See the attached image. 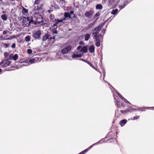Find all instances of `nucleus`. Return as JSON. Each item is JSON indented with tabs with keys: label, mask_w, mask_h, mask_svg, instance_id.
<instances>
[{
	"label": "nucleus",
	"mask_w": 154,
	"mask_h": 154,
	"mask_svg": "<svg viewBox=\"0 0 154 154\" xmlns=\"http://www.w3.org/2000/svg\"><path fill=\"white\" fill-rule=\"evenodd\" d=\"M80 60H82L83 61L85 62H86V60H84V59H80Z\"/></svg>",
	"instance_id": "4d7b16f0"
},
{
	"label": "nucleus",
	"mask_w": 154,
	"mask_h": 154,
	"mask_svg": "<svg viewBox=\"0 0 154 154\" xmlns=\"http://www.w3.org/2000/svg\"><path fill=\"white\" fill-rule=\"evenodd\" d=\"M88 51L87 48L86 46H83L81 49L80 52L82 53H86Z\"/></svg>",
	"instance_id": "2eb2a0df"
},
{
	"label": "nucleus",
	"mask_w": 154,
	"mask_h": 154,
	"mask_svg": "<svg viewBox=\"0 0 154 154\" xmlns=\"http://www.w3.org/2000/svg\"><path fill=\"white\" fill-rule=\"evenodd\" d=\"M50 18L52 20H54L55 19H54V15H52V14H51L50 15Z\"/></svg>",
	"instance_id": "ea45409f"
},
{
	"label": "nucleus",
	"mask_w": 154,
	"mask_h": 154,
	"mask_svg": "<svg viewBox=\"0 0 154 154\" xmlns=\"http://www.w3.org/2000/svg\"><path fill=\"white\" fill-rule=\"evenodd\" d=\"M27 19L29 21V23H33V21H34V14H33L32 16L28 17H27Z\"/></svg>",
	"instance_id": "ddd939ff"
},
{
	"label": "nucleus",
	"mask_w": 154,
	"mask_h": 154,
	"mask_svg": "<svg viewBox=\"0 0 154 154\" xmlns=\"http://www.w3.org/2000/svg\"><path fill=\"white\" fill-rule=\"evenodd\" d=\"M39 3V1L38 0H36L34 2L35 5H37Z\"/></svg>",
	"instance_id": "8fccbe9b"
},
{
	"label": "nucleus",
	"mask_w": 154,
	"mask_h": 154,
	"mask_svg": "<svg viewBox=\"0 0 154 154\" xmlns=\"http://www.w3.org/2000/svg\"><path fill=\"white\" fill-rule=\"evenodd\" d=\"M115 91L118 95L119 97L121 98V99H122V100L124 101L126 99L124 98L117 90H115Z\"/></svg>",
	"instance_id": "aec40b11"
},
{
	"label": "nucleus",
	"mask_w": 154,
	"mask_h": 154,
	"mask_svg": "<svg viewBox=\"0 0 154 154\" xmlns=\"http://www.w3.org/2000/svg\"><path fill=\"white\" fill-rule=\"evenodd\" d=\"M15 0H9V1H12V2H13V1H14Z\"/></svg>",
	"instance_id": "338daca9"
},
{
	"label": "nucleus",
	"mask_w": 154,
	"mask_h": 154,
	"mask_svg": "<svg viewBox=\"0 0 154 154\" xmlns=\"http://www.w3.org/2000/svg\"><path fill=\"white\" fill-rule=\"evenodd\" d=\"M101 69L102 70V71H103V72L104 71V69L103 68H101Z\"/></svg>",
	"instance_id": "680f3d73"
},
{
	"label": "nucleus",
	"mask_w": 154,
	"mask_h": 154,
	"mask_svg": "<svg viewBox=\"0 0 154 154\" xmlns=\"http://www.w3.org/2000/svg\"><path fill=\"white\" fill-rule=\"evenodd\" d=\"M82 57V55L81 54H74L72 55V57L73 58H75L77 57H79L80 58Z\"/></svg>",
	"instance_id": "393cba45"
},
{
	"label": "nucleus",
	"mask_w": 154,
	"mask_h": 154,
	"mask_svg": "<svg viewBox=\"0 0 154 154\" xmlns=\"http://www.w3.org/2000/svg\"><path fill=\"white\" fill-rule=\"evenodd\" d=\"M33 14L34 21H36V20H37V18H38V17H39L38 15H41L39 13L36 12H35Z\"/></svg>",
	"instance_id": "dca6fc26"
},
{
	"label": "nucleus",
	"mask_w": 154,
	"mask_h": 154,
	"mask_svg": "<svg viewBox=\"0 0 154 154\" xmlns=\"http://www.w3.org/2000/svg\"><path fill=\"white\" fill-rule=\"evenodd\" d=\"M71 18L70 15L69 13L65 12L64 14V16L63 17L62 20H66L69 19Z\"/></svg>",
	"instance_id": "6e6552de"
},
{
	"label": "nucleus",
	"mask_w": 154,
	"mask_h": 154,
	"mask_svg": "<svg viewBox=\"0 0 154 154\" xmlns=\"http://www.w3.org/2000/svg\"><path fill=\"white\" fill-rule=\"evenodd\" d=\"M53 10V8H51L49 10H48V12L49 13H50V12L52 11Z\"/></svg>",
	"instance_id": "864d4df0"
},
{
	"label": "nucleus",
	"mask_w": 154,
	"mask_h": 154,
	"mask_svg": "<svg viewBox=\"0 0 154 154\" xmlns=\"http://www.w3.org/2000/svg\"><path fill=\"white\" fill-rule=\"evenodd\" d=\"M113 18V17L112 18V17H111L109 18V20H110V21L112 19V18Z\"/></svg>",
	"instance_id": "e2e57ef3"
},
{
	"label": "nucleus",
	"mask_w": 154,
	"mask_h": 154,
	"mask_svg": "<svg viewBox=\"0 0 154 154\" xmlns=\"http://www.w3.org/2000/svg\"><path fill=\"white\" fill-rule=\"evenodd\" d=\"M7 33V32L6 31H4L3 32V34L6 35V34Z\"/></svg>",
	"instance_id": "6e6d98bb"
},
{
	"label": "nucleus",
	"mask_w": 154,
	"mask_h": 154,
	"mask_svg": "<svg viewBox=\"0 0 154 154\" xmlns=\"http://www.w3.org/2000/svg\"><path fill=\"white\" fill-rule=\"evenodd\" d=\"M55 39V37L54 36H53L52 37H50L49 38V39L50 40H51V39Z\"/></svg>",
	"instance_id": "3c124183"
},
{
	"label": "nucleus",
	"mask_w": 154,
	"mask_h": 154,
	"mask_svg": "<svg viewBox=\"0 0 154 154\" xmlns=\"http://www.w3.org/2000/svg\"><path fill=\"white\" fill-rule=\"evenodd\" d=\"M127 122V121L125 119H124L121 120L119 122V124L122 127L124 126Z\"/></svg>",
	"instance_id": "4468645a"
},
{
	"label": "nucleus",
	"mask_w": 154,
	"mask_h": 154,
	"mask_svg": "<svg viewBox=\"0 0 154 154\" xmlns=\"http://www.w3.org/2000/svg\"><path fill=\"white\" fill-rule=\"evenodd\" d=\"M128 0H122V1H127V2H128Z\"/></svg>",
	"instance_id": "0e129e2a"
},
{
	"label": "nucleus",
	"mask_w": 154,
	"mask_h": 154,
	"mask_svg": "<svg viewBox=\"0 0 154 154\" xmlns=\"http://www.w3.org/2000/svg\"><path fill=\"white\" fill-rule=\"evenodd\" d=\"M100 41H97L95 43L97 47H99L100 45Z\"/></svg>",
	"instance_id": "37998d69"
},
{
	"label": "nucleus",
	"mask_w": 154,
	"mask_h": 154,
	"mask_svg": "<svg viewBox=\"0 0 154 154\" xmlns=\"http://www.w3.org/2000/svg\"><path fill=\"white\" fill-rule=\"evenodd\" d=\"M2 71V70L1 68H0V72Z\"/></svg>",
	"instance_id": "774afa93"
},
{
	"label": "nucleus",
	"mask_w": 154,
	"mask_h": 154,
	"mask_svg": "<svg viewBox=\"0 0 154 154\" xmlns=\"http://www.w3.org/2000/svg\"><path fill=\"white\" fill-rule=\"evenodd\" d=\"M6 62L7 65L5 66H9L10 65V64H11V62L10 61H7Z\"/></svg>",
	"instance_id": "c03bdc74"
},
{
	"label": "nucleus",
	"mask_w": 154,
	"mask_h": 154,
	"mask_svg": "<svg viewBox=\"0 0 154 154\" xmlns=\"http://www.w3.org/2000/svg\"><path fill=\"white\" fill-rule=\"evenodd\" d=\"M85 37V41H88L90 37V34L89 33H87L84 35Z\"/></svg>",
	"instance_id": "f3484780"
},
{
	"label": "nucleus",
	"mask_w": 154,
	"mask_h": 154,
	"mask_svg": "<svg viewBox=\"0 0 154 154\" xmlns=\"http://www.w3.org/2000/svg\"><path fill=\"white\" fill-rule=\"evenodd\" d=\"M55 23L54 24L57 25V24L60 22H63V20L61 19H55Z\"/></svg>",
	"instance_id": "4be33fe9"
},
{
	"label": "nucleus",
	"mask_w": 154,
	"mask_h": 154,
	"mask_svg": "<svg viewBox=\"0 0 154 154\" xmlns=\"http://www.w3.org/2000/svg\"><path fill=\"white\" fill-rule=\"evenodd\" d=\"M137 110H138L139 111H145V109H151L149 107H139L137 108Z\"/></svg>",
	"instance_id": "9b49d317"
},
{
	"label": "nucleus",
	"mask_w": 154,
	"mask_h": 154,
	"mask_svg": "<svg viewBox=\"0 0 154 154\" xmlns=\"http://www.w3.org/2000/svg\"><path fill=\"white\" fill-rule=\"evenodd\" d=\"M115 116L117 117H119L120 114L119 113V110H115Z\"/></svg>",
	"instance_id": "473e14b6"
},
{
	"label": "nucleus",
	"mask_w": 154,
	"mask_h": 154,
	"mask_svg": "<svg viewBox=\"0 0 154 154\" xmlns=\"http://www.w3.org/2000/svg\"><path fill=\"white\" fill-rule=\"evenodd\" d=\"M30 36L29 35L26 36L25 38V41L27 42H29L30 40Z\"/></svg>",
	"instance_id": "bb28decb"
},
{
	"label": "nucleus",
	"mask_w": 154,
	"mask_h": 154,
	"mask_svg": "<svg viewBox=\"0 0 154 154\" xmlns=\"http://www.w3.org/2000/svg\"><path fill=\"white\" fill-rule=\"evenodd\" d=\"M1 18L4 20H6L7 19V17L5 14H2L1 15Z\"/></svg>",
	"instance_id": "c85d7f7f"
},
{
	"label": "nucleus",
	"mask_w": 154,
	"mask_h": 154,
	"mask_svg": "<svg viewBox=\"0 0 154 154\" xmlns=\"http://www.w3.org/2000/svg\"><path fill=\"white\" fill-rule=\"evenodd\" d=\"M72 49V47L70 45L66 46L61 50V52L63 54H66L69 51Z\"/></svg>",
	"instance_id": "7ed1b4c3"
},
{
	"label": "nucleus",
	"mask_w": 154,
	"mask_h": 154,
	"mask_svg": "<svg viewBox=\"0 0 154 154\" xmlns=\"http://www.w3.org/2000/svg\"><path fill=\"white\" fill-rule=\"evenodd\" d=\"M93 14V11L92 10H90L89 11H87L85 13V16L88 18H91Z\"/></svg>",
	"instance_id": "0eeeda50"
},
{
	"label": "nucleus",
	"mask_w": 154,
	"mask_h": 154,
	"mask_svg": "<svg viewBox=\"0 0 154 154\" xmlns=\"http://www.w3.org/2000/svg\"><path fill=\"white\" fill-rule=\"evenodd\" d=\"M100 15V13L99 12L97 13L95 15V17H99Z\"/></svg>",
	"instance_id": "49530a36"
},
{
	"label": "nucleus",
	"mask_w": 154,
	"mask_h": 154,
	"mask_svg": "<svg viewBox=\"0 0 154 154\" xmlns=\"http://www.w3.org/2000/svg\"><path fill=\"white\" fill-rule=\"evenodd\" d=\"M41 35L42 33L41 31L37 30L34 31V32L33 33L32 36L35 39L39 40L40 39Z\"/></svg>",
	"instance_id": "f257e3e1"
},
{
	"label": "nucleus",
	"mask_w": 154,
	"mask_h": 154,
	"mask_svg": "<svg viewBox=\"0 0 154 154\" xmlns=\"http://www.w3.org/2000/svg\"><path fill=\"white\" fill-rule=\"evenodd\" d=\"M86 62V63H87L88 64V63H89V62L88 61H87V60H86V62Z\"/></svg>",
	"instance_id": "69168bd1"
},
{
	"label": "nucleus",
	"mask_w": 154,
	"mask_h": 154,
	"mask_svg": "<svg viewBox=\"0 0 154 154\" xmlns=\"http://www.w3.org/2000/svg\"><path fill=\"white\" fill-rule=\"evenodd\" d=\"M23 11L26 13H27L28 12V10L23 7Z\"/></svg>",
	"instance_id": "4c0bfd02"
},
{
	"label": "nucleus",
	"mask_w": 154,
	"mask_h": 154,
	"mask_svg": "<svg viewBox=\"0 0 154 154\" xmlns=\"http://www.w3.org/2000/svg\"><path fill=\"white\" fill-rule=\"evenodd\" d=\"M41 60V58L40 57L38 58L35 57L34 58L31 59L29 60V62L31 63H33L36 62H39Z\"/></svg>",
	"instance_id": "423d86ee"
},
{
	"label": "nucleus",
	"mask_w": 154,
	"mask_h": 154,
	"mask_svg": "<svg viewBox=\"0 0 154 154\" xmlns=\"http://www.w3.org/2000/svg\"><path fill=\"white\" fill-rule=\"evenodd\" d=\"M114 100L115 104L118 106V108H120L122 106H123V107L125 106L122 103V102H120L119 100H117L115 98Z\"/></svg>",
	"instance_id": "39448f33"
},
{
	"label": "nucleus",
	"mask_w": 154,
	"mask_h": 154,
	"mask_svg": "<svg viewBox=\"0 0 154 154\" xmlns=\"http://www.w3.org/2000/svg\"><path fill=\"white\" fill-rule=\"evenodd\" d=\"M124 101L128 103H129L131 104V103H130V102L129 101H128L126 99Z\"/></svg>",
	"instance_id": "603ef678"
},
{
	"label": "nucleus",
	"mask_w": 154,
	"mask_h": 154,
	"mask_svg": "<svg viewBox=\"0 0 154 154\" xmlns=\"http://www.w3.org/2000/svg\"><path fill=\"white\" fill-rule=\"evenodd\" d=\"M103 8L102 5L100 4L97 5L96 6V9L101 10Z\"/></svg>",
	"instance_id": "5701e85b"
},
{
	"label": "nucleus",
	"mask_w": 154,
	"mask_h": 154,
	"mask_svg": "<svg viewBox=\"0 0 154 154\" xmlns=\"http://www.w3.org/2000/svg\"><path fill=\"white\" fill-rule=\"evenodd\" d=\"M74 13L73 11H71L70 12V14H73Z\"/></svg>",
	"instance_id": "13d9d810"
},
{
	"label": "nucleus",
	"mask_w": 154,
	"mask_h": 154,
	"mask_svg": "<svg viewBox=\"0 0 154 154\" xmlns=\"http://www.w3.org/2000/svg\"><path fill=\"white\" fill-rule=\"evenodd\" d=\"M27 52L29 54H31L32 52V50L31 49H28L27 50Z\"/></svg>",
	"instance_id": "a19ab883"
},
{
	"label": "nucleus",
	"mask_w": 154,
	"mask_h": 154,
	"mask_svg": "<svg viewBox=\"0 0 154 154\" xmlns=\"http://www.w3.org/2000/svg\"><path fill=\"white\" fill-rule=\"evenodd\" d=\"M139 117H140L139 116H136L133 117V118L131 119L134 120L135 119H138L139 118Z\"/></svg>",
	"instance_id": "e433bc0d"
},
{
	"label": "nucleus",
	"mask_w": 154,
	"mask_h": 154,
	"mask_svg": "<svg viewBox=\"0 0 154 154\" xmlns=\"http://www.w3.org/2000/svg\"><path fill=\"white\" fill-rule=\"evenodd\" d=\"M56 29H53L52 30V32L53 33L54 35H57V31Z\"/></svg>",
	"instance_id": "c756f323"
},
{
	"label": "nucleus",
	"mask_w": 154,
	"mask_h": 154,
	"mask_svg": "<svg viewBox=\"0 0 154 154\" xmlns=\"http://www.w3.org/2000/svg\"><path fill=\"white\" fill-rule=\"evenodd\" d=\"M38 15L39 17H38V18H37V20H36V21H34L36 22H37L39 23H43L44 22L42 16L41 15Z\"/></svg>",
	"instance_id": "1a4fd4ad"
},
{
	"label": "nucleus",
	"mask_w": 154,
	"mask_h": 154,
	"mask_svg": "<svg viewBox=\"0 0 154 154\" xmlns=\"http://www.w3.org/2000/svg\"><path fill=\"white\" fill-rule=\"evenodd\" d=\"M103 79H104V77H105V76H106V73H105V71H104L103 72ZM103 80L106 82H107L106 81H104V79H103Z\"/></svg>",
	"instance_id": "de8ad7c7"
},
{
	"label": "nucleus",
	"mask_w": 154,
	"mask_h": 154,
	"mask_svg": "<svg viewBox=\"0 0 154 154\" xmlns=\"http://www.w3.org/2000/svg\"><path fill=\"white\" fill-rule=\"evenodd\" d=\"M95 48L94 45L90 46L89 48V51L91 53H94V52Z\"/></svg>",
	"instance_id": "a211bd4d"
},
{
	"label": "nucleus",
	"mask_w": 154,
	"mask_h": 154,
	"mask_svg": "<svg viewBox=\"0 0 154 154\" xmlns=\"http://www.w3.org/2000/svg\"><path fill=\"white\" fill-rule=\"evenodd\" d=\"M49 35H48L46 34L45 36H44L42 40L43 41H46L47 39H49Z\"/></svg>",
	"instance_id": "b1692460"
},
{
	"label": "nucleus",
	"mask_w": 154,
	"mask_h": 154,
	"mask_svg": "<svg viewBox=\"0 0 154 154\" xmlns=\"http://www.w3.org/2000/svg\"><path fill=\"white\" fill-rule=\"evenodd\" d=\"M118 10L117 9H115L114 10H113L111 12V14L115 15L118 12Z\"/></svg>",
	"instance_id": "cd10ccee"
},
{
	"label": "nucleus",
	"mask_w": 154,
	"mask_h": 154,
	"mask_svg": "<svg viewBox=\"0 0 154 154\" xmlns=\"http://www.w3.org/2000/svg\"><path fill=\"white\" fill-rule=\"evenodd\" d=\"M121 112L123 114H126L130 112V110H120Z\"/></svg>",
	"instance_id": "412c9836"
},
{
	"label": "nucleus",
	"mask_w": 154,
	"mask_h": 154,
	"mask_svg": "<svg viewBox=\"0 0 154 154\" xmlns=\"http://www.w3.org/2000/svg\"><path fill=\"white\" fill-rule=\"evenodd\" d=\"M88 64L89 65V66L91 67H92L94 69V66L91 63H88Z\"/></svg>",
	"instance_id": "a18cd8bd"
},
{
	"label": "nucleus",
	"mask_w": 154,
	"mask_h": 154,
	"mask_svg": "<svg viewBox=\"0 0 154 154\" xmlns=\"http://www.w3.org/2000/svg\"><path fill=\"white\" fill-rule=\"evenodd\" d=\"M3 45L4 47L5 48H8L10 45V44H5L3 43Z\"/></svg>",
	"instance_id": "2f4dec72"
},
{
	"label": "nucleus",
	"mask_w": 154,
	"mask_h": 154,
	"mask_svg": "<svg viewBox=\"0 0 154 154\" xmlns=\"http://www.w3.org/2000/svg\"><path fill=\"white\" fill-rule=\"evenodd\" d=\"M15 38V36L14 35H11L9 37L7 38V40H11Z\"/></svg>",
	"instance_id": "f704fd0d"
},
{
	"label": "nucleus",
	"mask_w": 154,
	"mask_h": 154,
	"mask_svg": "<svg viewBox=\"0 0 154 154\" xmlns=\"http://www.w3.org/2000/svg\"><path fill=\"white\" fill-rule=\"evenodd\" d=\"M4 54L5 57H7L9 55L8 53L6 52H5Z\"/></svg>",
	"instance_id": "79ce46f5"
},
{
	"label": "nucleus",
	"mask_w": 154,
	"mask_h": 154,
	"mask_svg": "<svg viewBox=\"0 0 154 154\" xmlns=\"http://www.w3.org/2000/svg\"><path fill=\"white\" fill-rule=\"evenodd\" d=\"M128 3V2L127 1H122L121 3L119 5V8L120 9V11L124 8Z\"/></svg>",
	"instance_id": "20e7f679"
},
{
	"label": "nucleus",
	"mask_w": 154,
	"mask_h": 154,
	"mask_svg": "<svg viewBox=\"0 0 154 154\" xmlns=\"http://www.w3.org/2000/svg\"><path fill=\"white\" fill-rule=\"evenodd\" d=\"M6 65H7V64L6 61H5L0 63V66L2 68H4L7 67V66H6Z\"/></svg>",
	"instance_id": "6ab92c4d"
},
{
	"label": "nucleus",
	"mask_w": 154,
	"mask_h": 154,
	"mask_svg": "<svg viewBox=\"0 0 154 154\" xmlns=\"http://www.w3.org/2000/svg\"><path fill=\"white\" fill-rule=\"evenodd\" d=\"M150 109H151L153 110L154 109V107H150Z\"/></svg>",
	"instance_id": "052dcab7"
},
{
	"label": "nucleus",
	"mask_w": 154,
	"mask_h": 154,
	"mask_svg": "<svg viewBox=\"0 0 154 154\" xmlns=\"http://www.w3.org/2000/svg\"><path fill=\"white\" fill-rule=\"evenodd\" d=\"M111 1L114 2L112 4H116L119 2V0H110V2Z\"/></svg>",
	"instance_id": "7c9ffc66"
},
{
	"label": "nucleus",
	"mask_w": 154,
	"mask_h": 154,
	"mask_svg": "<svg viewBox=\"0 0 154 154\" xmlns=\"http://www.w3.org/2000/svg\"><path fill=\"white\" fill-rule=\"evenodd\" d=\"M94 39L96 41H100V38L99 37H101V38H102V36L100 34H99L97 35H93Z\"/></svg>",
	"instance_id": "f8f14e48"
},
{
	"label": "nucleus",
	"mask_w": 154,
	"mask_h": 154,
	"mask_svg": "<svg viewBox=\"0 0 154 154\" xmlns=\"http://www.w3.org/2000/svg\"><path fill=\"white\" fill-rule=\"evenodd\" d=\"M51 26L52 28H53V29H56L58 27L57 25L54 23Z\"/></svg>",
	"instance_id": "58836bf2"
},
{
	"label": "nucleus",
	"mask_w": 154,
	"mask_h": 154,
	"mask_svg": "<svg viewBox=\"0 0 154 154\" xmlns=\"http://www.w3.org/2000/svg\"><path fill=\"white\" fill-rule=\"evenodd\" d=\"M14 57V54H11L9 57V59L10 60H13Z\"/></svg>",
	"instance_id": "c9c22d12"
},
{
	"label": "nucleus",
	"mask_w": 154,
	"mask_h": 154,
	"mask_svg": "<svg viewBox=\"0 0 154 154\" xmlns=\"http://www.w3.org/2000/svg\"><path fill=\"white\" fill-rule=\"evenodd\" d=\"M38 15L39 17H38V18H37V20H36V21H34L36 22H37L39 23H43L44 22L42 16L41 15Z\"/></svg>",
	"instance_id": "9d476101"
},
{
	"label": "nucleus",
	"mask_w": 154,
	"mask_h": 154,
	"mask_svg": "<svg viewBox=\"0 0 154 154\" xmlns=\"http://www.w3.org/2000/svg\"><path fill=\"white\" fill-rule=\"evenodd\" d=\"M82 48V46H79L77 47V49L78 50H79L80 49H81Z\"/></svg>",
	"instance_id": "5fc2aeb1"
},
{
	"label": "nucleus",
	"mask_w": 154,
	"mask_h": 154,
	"mask_svg": "<svg viewBox=\"0 0 154 154\" xmlns=\"http://www.w3.org/2000/svg\"><path fill=\"white\" fill-rule=\"evenodd\" d=\"M101 27L98 26L93 29L92 30V31L93 32L92 33L93 36L97 35H98V34L101 30Z\"/></svg>",
	"instance_id": "f03ea898"
},
{
	"label": "nucleus",
	"mask_w": 154,
	"mask_h": 154,
	"mask_svg": "<svg viewBox=\"0 0 154 154\" xmlns=\"http://www.w3.org/2000/svg\"><path fill=\"white\" fill-rule=\"evenodd\" d=\"M105 30H106V29H103V30H102V32H105Z\"/></svg>",
	"instance_id": "bf43d9fd"
},
{
	"label": "nucleus",
	"mask_w": 154,
	"mask_h": 154,
	"mask_svg": "<svg viewBox=\"0 0 154 154\" xmlns=\"http://www.w3.org/2000/svg\"><path fill=\"white\" fill-rule=\"evenodd\" d=\"M18 57V56L17 54H15L14 55L13 60H16L17 59Z\"/></svg>",
	"instance_id": "72a5a7b5"
},
{
	"label": "nucleus",
	"mask_w": 154,
	"mask_h": 154,
	"mask_svg": "<svg viewBox=\"0 0 154 154\" xmlns=\"http://www.w3.org/2000/svg\"><path fill=\"white\" fill-rule=\"evenodd\" d=\"M11 47L12 48H15L16 45L15 43H13L11 45Z\"/></svg>",
	"instance_id": "09e8293b"
},
{
	"label": "nucleus",
	"mask_w": 154,
	"mask_h": 154,
	"mask_svg": "<svg viewBox=\"0 0 154 154\" xmlns=\"http://www.w3.org/2000/svg\"><path fill=\"white\" fill-rule=\"evenodd\" d=\"M128 107L130 110H137V109L134 108L133 106H128Z\"/></svg>",
	"instance_id": "a878e982"
}]
</instances>
